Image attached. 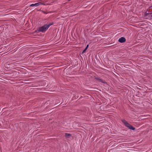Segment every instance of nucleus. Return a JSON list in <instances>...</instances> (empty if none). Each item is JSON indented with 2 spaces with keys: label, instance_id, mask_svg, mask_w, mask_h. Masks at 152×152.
Masks as SVG:
<instances>
[{
  "label": "nucleus",
  "instance_id": "nucleus-1",
  "mask_svg": "<svg viewBox=\"0 0 152 152\" xmlns=\"http://www.w3.org/2000/svg\"><path fill=\"white\" fill-rule=\"evenodd\" d=\"M48 29L47 26V24H45L44 26L39 28L38 31L42 32H45Z\"/></svg>",
  "mask_w": 152,
  "mask_h": 152
},
{
  "label": "nucleus",
  "instance_id": "nucleus-2",
  "mask_svg": "<svg viewBox=\"0 0 152 152\" xmlns=\"http://www.w3.org/2000/svg\"><path fill=\"white\" fill-rule=\"evenodd\" d=\"M94 77L95 79L97 80L99 82H100L104 83H106L104 80L101 79L99 77H97L96 76H94Z\"/></svg>",
  "mask_w": 152,
  "mask_h": 152
},
{
  "label": "nucleus",
  "instance_id": "nucleus-3",
  "mask_svg": "<svg viewBox=\"0 0 152 152\" xmlns=\"http://www.w3.org/2000/svg\"><path fill=\"white\" fill-rule=\"evenodd\" d=\"M126 39L125 37H121L118 40V42L120 43H124L126 42Z\"/></svg>",
  "mask_w": 152,
  "mask_h": 152
},
{
  "label": "nucleus",
  "instance_id": "nucleus-4",
  "mask_svg": "<svg viewBox=\"0 0 152 152\" xmlns=\"http://www.w3.org/2000/svg\"><path fill=\"white\" fill-rule=\"evenodd\" d=\"M40 4H41V2H39L38 3H35L34 4H31V5H30V6L31 7H34V6L37 7V6H38L39 5H40Z\"/></svg>",
  "mask_w": 152,
  "mask_h": 152
},
{
  "label": "nucleus",
  "instance_id": "nucleus-5",
  "mask_svg": "<svg viewBox=\"0 0 152 152\" xmlns=\"http://www.w3.org/2000/svg\"><path fill=\"white\" fill-rule=\"evenodd\" d=\"M72 136V134L68 133H65V136L66 138H69L70 137Z\"/></svg>",
  "mask_w": 152,
  "mask_h": 152
},
{
  "label": "nucleus",
  "instance_id": "nucleus-6",
  "mask_svg": "<svg viewBox=\"0 0 152 152\" xmlns=\"http://www.w3.org/2000/svg\"><path fill=\"white\" fill-rule=\"evenodd\" d=\"M128 128L129 129H130L132 130H134L135 129V128L131 124L129 125V126Z\"/></svg>",
  "mask_w": 152,
  "mask_h": 152
},
{
  "label": "nucleus",
  "instance_id": "nucleus-7",
  "mask_svg": "<svg viewBox=\"0 0 152 152\" xmlns=\"http://www.w3.org/2000/svg\"><path fill=\"white\" fill-rule=\"evenodd\" d=\"M128 128L129 129H130L132 130H134L135 129V128L131 124L129 125V126Z\"/></svg>",
  "mask_w": 152,
  "mask_h": 152
},
{
  "label": "nucleus",
  "instance_id": "nucleus-8",
  "mask_svg": "<svg viewBox=\"0 0 152 152\" xmlns=\"http://www.w3.org/2000/svg\"><path fill=\"white\" fill-rule=\"evenodd\" d=\"M53 24H54L53 22H52L50 23L48 25L47 24V26L48 27V28L51 26L53 25Z\"/></svg>",
  "mask_w": 152,
  "mask_h": 152
},
{
  "label": "nucleus",
  "instance_id": "nucleus-9",
  "mask_svg": "<svg viewBox=\"0 0 152 152\" xmlns=\"http://www.w3.org/2000/svg\"><path fill=\"white\" fill-rule=\"evenodd\" d=\"M121 121L122 122L124 123V125H125V124L127 122L126 120L124 119H122Z\"/></svg>",
  "mask_w": 152,
  "mask_h": 152
},
{
  "label": "nucleus",
  "instance_id": "nucleus-10",
  "mask_svg": "<svg viewBox=\"0 0 152 152\" xmlns=\"http://www.w3.org/2000/svg\"><path fill=\"white\" fill-rule=\"evenodd\" d=\"M130 125V124L129 123H128L127 122L126 124L125 125H124L126 126V127H128L129 126V125Z\"/></svg>",
  "mask_w": 152,
  "mask_h": 152
},
{
  "label": "nucleus",
  "instance_id": "nucleus-11",
  "mask_svg": "<svg viewBox=\"0 0 152 152\" xmlns=\"http://www.w3.org/2000/svg\"><path fill=\"white\" fill-rule=\"evenodd\" d=\"M87 49H86V48H85L83 50V51L82 52V53L83 54V53H85L86 51V50Z\"/></svg>",
  "mask_w": 152,
  "mask_h": 152
},
{
  "label": "nucleus",
  "instance_id": "nucleus-12",
  "mask_svg": "<svg viewBox=\"0 0 152 152\" xmlns=\"http://www.w3.org/2000/svg\"><path fill=\"white\" fill-rule=\"evenodd\" d=\"M40 4H42V5H49L50 4H45V3L41 2Z\"/></svg>",
  "mask_w": 152,
  "mask_h": 152
},
{
  "label": "nucleus",
  "instance_id": "nucleus-13",
  "mask_svg": "<svg viewBox=\"0 0 152 152\" xmlns=\"http://www.w3.org/2000/svg\"><path fill=\"white\" fill-rule=\"evenodd\" d=\"M41 11L44 14H47L48 13V12H46L43 11V10H41Z\"/></svg>",
  "mask_w": 152,
  "mask_h": 152
},
{
  "label": "nucleus",
  "instance_id": "nucleus-14",
  "mask_svg": "<svg viewBox=\"0 0 152 152\" xmlns=\"http://www.w3.org/2000/svg\"><path fill=\"white\" fill-rule=\"evenodd\" d=\"M149 15V13H146L145 14V16H147L148 15Z\"/></svg>",
  "mask_w": 152,
  "mask_h": 152
},
{
  "label": "nucleus",
  "instance_id": "nucleus-15",
  "mask_svg": "<svg viewBox=\"0 0 152 152\" xmlns=\"http://www.w3.org/2000/svg\"><path fill=\"white\" fill-rule=\"evenodd\" d=\"M88 45H87L86 47L85 48H86L87 49H88Z\"/></svg>",
  "mask_w": 152,
  "mask_h": 152
},
{
  "label": "nucleus",
  "instance_id": "nucleus-16",
  "mask_svg": "<svg viewBox=\"0 0 152 152\" xmlns=\"http://www.w3.org/2000/svg\"><path fill=\"white\" fill-rule=\"evenodd\" d=\"M151 19H152V15L151 16Z\"/></svg>",
  "mask_w": 152,
  "mask_h": 152
},
{
  "label": "nucleus",
  "instance_id": "nucleus-17",
  "mask_svg": "<svg viewBox=\"0 0 152 152\" xmlns=\"http://www.w3.org/2000/svg\"><path fill=\"white\" fill-rule=\"evenodd\" d=\"M149 13V14L151 15V14H152V13Z\"/></svg>",
  "mask_w": 152,
  "mask_h": 152
},
{
  "label": "nucleus",
  "instance_id": "nucleus-18",
  "mask_svg": "<svg viewBox=\"0 0 152 152\" xmlns=\"http://www.w3.org/2000/svg\"><path fill=\"white\" fill-rule=\"evenodd\" d=\"M151 7H152V6Z\"/></svg>",
  "mask_w": 152,
  "mask_h": 152
}]
</instances>
